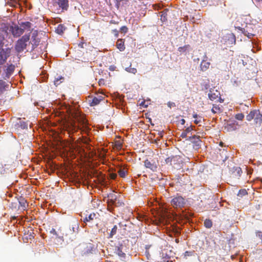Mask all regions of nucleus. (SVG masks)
<instances>
[{
  "label": "nucleus",
  "instance_id": "3c124183",
  "mask_svg": "<svg viewBox=\"0 0 262 262\" xmlns=\"http://www.w3.org/2000/svg\"><path fill=\"white\" fill-rule=\"evenodd\" d=\"M103 82H104V80L103 79H100L99 80V85H101V83H102Z\"/></svg>",
  "mask_w": 262,
  "mask_h": 262
},
{
  "label": "nucleus",
  "instance_id": "c756f323",
  "mask_svg": "<svg viewBox=\"0 0 262 262\" xmlns=\"http://www.w3.org/2000/svg\"><path fill=\"white\" fill-rule=\"evenodd\" d=\"M190 48V46L189 45H186L184 46L183 47H180L178 48V51L181 53L185 52L189 48Z\"/></svg>",
  "mask_w": 262,
  "mask_h": 262
},
{
  "label": "nucleus",
  "instance_id": "f8f14e48",
  "mask_svg": "<svg viewBox=\"0 0 262 262\" xmlns=\"http://www.w3.org/2000/svg\"><path fill=\"white\" fill-rule=\"evenodd\" d=\"M144 166L146 168H149L153 171H157V165L154 163H151L148 160H146L144 161Z\"/></svg>",
  "mask_w": 262,
  "mask_h": 262
},
{
  "label": "nucleus",
  "instance_id": "72a5a7b5",
  "mask_svg": "<svg viewBox=\"0 0 262 262\" xmlns=\"http://www.w3.org/2000/svg\"><path fill=\"white\" fill-rule=\"evenodd\" d=\"M117 226L115 225L112 229V230L110 233V237H112L113 235H115L117 233Z\"/></svg>",
  "mask_w": 262,
  "mask_h": 262
},
{
  "label": "nucleus",
  "instance_id": "a878e982",
  "mask_svg": "<svg viewBox=\"0 0 262 262\" xmlns=\"http://www.w3.org/2000/svg\"><path fill=\"white\" fill-rule=\"evenodd\" d=\"M193 117L195 119V120H194V122L196 124H198L199 123H200L202 119V117L201 116H198L196 114H193Z\"/></svg>",
  "mask_w": 262,
  "mask_h": 262
},
{
  "label": "nucleus",
  "instance_id": "473e14b6",
  "mask_svg": "<svg viewBox=\"0 0 262 262\" xmlns=\"http://www.w3.org/2000/svg\"><path fill=\"white\" fill-rule=\"evenodd\" d=\"M15 69L14 66L13 64L9 65L7 68V73L11 74L14 71Z\"/></svg>",
  "mask_w": 262,
  "mask_h": 262
},
{
  "label": "nucleus",
  "instance_id": "09e8293b",
  "mask_svg": "<svg viewBox=\"0 0 262 262\" xmlns=\"http://www.w3.org/2000/svg\"><path fill=\"white\" fill-rule=\"evenodd\" d=\"M112 31L113 32V33L115 34V35H116V36H118V31L117 30V29H114V30H113Z\"/></svg>",
  "mask_w": 262,
  "mask_h": 262
},
{
  "label": "nucleus",
  "instance_id": "412c9836",
  "mask_svg": "<svg viewBox=\"0 0 262 262\" xmlns=\"http://www.w3.org/2000/svg\"><path fill=\"white\" fill-rule=\"evenodd\" d=\"M192 129H193V128H192V126L188 127L187 128H186V129L185 130H184L181 133V137H182L183 138H186L187 134H188L189 133L191 132V130H192Z\"/></svg>",
  "mask_w": 262,
  "mask_h": 262
},
{
  "label": "nucleus",
  "instance_id": "de8ad7c7",
  "mask_svg": "<svg viewBox=\"0 0 262 262\" xmlns=\"http://www.w3.org/2000/svg\"><path fill=\"white\" fill-rule=\"evenodd\" d=\"M50 233H51V234H53L55 235H57V232H56V230H55V229H54V228H52V229L51 230V231H50Z\"/></svg>",
  "mask_w": 262,
  "mask_h": 262
},
{
  "label": "nucleus",
  "instance_id": "c85d7f7f",
  "mask_svg": "<svg viewBox=\"0 0 262 262\" xmlns=\"http://www.w3.org/2000/svg\"><path fill=\"white\" fill-rule=\"evenodd\" d=\"M17 125L19 127H20L23 129L28 128V124L26 122L19 121Z\"/></svg>",
  "mask_w": 262,
  "mask_h": 262
},
{
  "label": "nucleus",
  "instance_id": "e433bc0d",
  "mask_svg": "<svg viewBox=\"0 0 262 262\" xmlns=\"http://www.w3.org/2000/svg\"><path fill=\"white\" fill-rule=\"evenodd\" d=\"M5 82L3 80H0V93L5 90Z\"/></svg>",
  "mask_w": 262,
  "mask_h": 262
},
{
  "label": "nucleus",
  "instance_id": "39448f33",
  "mask_svg": "<svg viewBox=\"0 0 262 262\" xmlns=\"http://www.w3.org/2000/svg\"><path fill=\"white\" fill-rule=\"evenodd\" d=\"M11 49L8 48L5 49H3L0 51V64H4L8 57L10 55Z\"/></svg>",
  "mask_w": 262,
  "mask_h": 262
},
{
  "label": "nucleus",
  "instance_id": "7c9ffc66",
  "mask_svg": "<svg viewBox=\"0 0 262 262\" xmlns=\"http://www.w3.org/2000/svg\"><path fill=\"white\" fill-rule=\"evenodd\" d=\"M92 248L91 246H86V248L82 251V253L84 255L88 254L91 253Z\"/></svg>",
  "mask_w": 262,
  "mask_h": 262
},
{
  "label": "nucleus",
  "instance_id": "dca6fc26",
  "mask_svg": "<svg viewBox=\"0 0 262 262\" xmlns=\"http://www.w3.org/2000/svg\"><path fill=\"white\" fill-rule=\"evenodd\" d=\"M189 141H191L192 143L195 144L196 146H200V143L201 142V140L199 138V137L196 136L195 135L189 137L188 139Z\"/></svg>",
  "mask_w": 262,
  "mask_h": 262
},
{
  "label": "nucleus",
  "instance_id": "5701e85b",
  "mask_svg": "<svg viewBox=\"0 0 262 262\" xmlns=\"http://www.w3.org/2000/svg\"><path fill=\"white\" fill-rule=\"evenodd\" d=\"M256 110H252L246 116V120L248 121H250L253 120Z\"/></svg>",
  "mask_w": 262,
  "mask_h": 262
},
{
  "label": "nucleus",
  "instance_id": "f3484780",
  "mask_svg": "<svg viewBox=\"0 0 262 262\" xmlns=\"http://www.w3.org/2000/svg\"><path fill=\"white\" fill-rule=\"evenodd\" d=\"M96 218V214L95 213H92L83 218V222L86 223V222H91Z\"/></svg>",
  "mask_w": 262,
  "mask_h": 262
},
{
  "label": "nucleus",
  "instance_id": "423d86ee",
  "mask_svg": "<svg viewBox=\"0 0 262 262\" xmlns=\"http://www.w3.org/2000/svg\"><path fill=\"white\" fill-rule=\"evenodd\" d=\"M10 31L11 32L14 37H20L23 34L22 28L18 25L11 26Z\"/></svg>",
  "mask_w": 262,
  "mask_h": 262
},
{
  "label": "nucleus",
  "instance_id": "f03ea898",
  "mask_svg": "<svg viewBox=\"0 0 262 262\" xmlns=\"http://www.w3.org/2000/svg\"><path fill=\"white\" fill-rule=\"evenodd\" d=\"M53 6L57 13L61 10V11L67 10L69 7L68 0H53Z\"/></svg>",
  "mask_w": 262,
  "mask_h": 262
},
{
  "label": "nucleus",
  "instance_id": "c03bdc74",
  "mask_svg": "<svg viewBox=\"0 0 262 262\" xmlns=\"http://www.w3.org/2000/svg\"><path fill=\"white\" fill-rule=\"evenodd\" d=\"M86 43L84 42H80L78 44V47L80 49H83L84 48V45H85Z\"/></svg>",
  "mask_w": 262,
  "mask_h": 262
},
{
  "label": "nucleus",
  "instance_id": "ea45409f",
  "mask_svg": "<svg viewBox=\"0 0 262 262\" xmlns=\"http://www.w3.org/2000/svg\"><path fill=\"white\" fill-rule=\"evenodd\" d=\"M115 147L117 149H121L122 147V144L119 141L115 142Z\"/></svg>",
  "mask_w": 262,
  "mask_h": 262
},
{
  "label": "nucleus",
  "instance_id": "8fccbe9b",
  "mask_svg": "<svg viewBox=\"0 0 262 262\" xmlns=\"http://www.w3.org/2000/svg\"><path fill=\"white\" fill-rule=\"evenodd\" d=\"M191 252H189V251H186L185 252V256H189V255H191Z\"/></svg>",
  "mask_w": 262,
  "mask_h": 262
},
{
  "label": "nucleus",
  "instance_id": "4d7b16f0",
  "mask_svg": "<svg viewBox=\"0 0 262 262\" xmlns=\"http://www.w3.org/2000/svg\"><path fill=\"white\" fill-rule=\"evenodd\" d=\"M202 2H205L206 0H201Z\"/></svg>",
  "mask_w": 262,
  "mask_h": 262
},
{
  "label": "nucleus",
  "instance_id": "58836bf2",
  "mask_svg": "<svg viewBox=\"0 0 262 262\" xmlns=\"http://www.w3.org/2000/svg\"><path fill=\"white\" fill-rule=\"evenodd\" d=\"M235 118L237 120H242L243 119V118H244V115L242 113H239L235 115Z\"/></svg>",
  "mask_w": 262,
  "mask_h": 262
},
{
  "label": "nucleus",
  "instance_id": "1a4fd4ad",
  "mask_svg": "<svg viewBox=\"0 0 262 262\" xmlns=\"http://www.w3.org/2000/svg\"><path fill=\"white\" fill-rule=\"evenodd\" d=\"M256 124L260 125L262 123V114L258 110H256L254 117L253 119Z\"/></svg>",
  "mask_w": 262,
  "mask_h": 262
},
{
  "label": "nucleus",
  "instance_id": "79ce46f5",
  "mask_svg": "<svg viewBox=\"0 0 262 262\" xmlns=\"http://www.w3.org/2000/svg\"><path fill=\"white\" fill-rule=\"evenodd\" d=\"M120 30L121 32L123 33H126L128 31V28L126 26H124L120 28Z\"/></svg>",
  "mask_w": 262,
  "mask_h": 262
},
{
  "label": "nucleus",
  "instance_id": "9d476101",
  "mask_svg": "<svg viewBox=\"0 0 262 262\" xmlns=\"http://www.w3.org/2000/svg\"><path fill=\"white\" fill-rule=\"evenodd\" d=\"M123 248L124 246L121 245L116 247L115 249V253L121 258H125V253L123 251Z\"/></svg>",
  "mask_w": 262,
  "mask_h": 262
},
{
  "label": "nucleus",
  "instance_id": "c9c22d12",
  "mask_svg": "<svg viewBox=\"0 0 262 262\" xmlns=\"http://www.w3.org/2000/svg\"><path fill=\"white\" fill-rule=\"evenodd\" d=\"M247 194V192L246 189H241L239 190L237 195L240 197H242Z\"/></svg>",
  "mask_w": 262,
  "mask_h": 262
},
{
  "label": "nucleus",
  "instance_id": "603ef678",
  "mask_svg": "<svg viewBox=\"0 0 262 262\" xmlns=\"http://www.w3.org/2000/svg\"><path fill=\"white\" fill-rule=\"evenodd\" d=\"M159 135L161 137H162L163 136V132H161L159 133Z\"/></svg>",
  "mask_w": 262,
  "mask_h": 262
},
{
  "label": "nucleus",
  "instance_id": "bb28decb",
  "mask_svg": "<svg viewBox=\"0 0 262 262\" xmlns=\"http://www.w3.org/2000/svg\"><path fill=\"white\" fill-rule=\"evenodd\" d=\"M118 173L120 177L124 178L127 173V170L125 168H120Z\"/></svg>",
  "mask_w": 262,
  "mask_h": 262
},
{
  "label": "nucleus",
  "instance_id": "6e6d98bb",
  "mask_svg": "<svg viewBox=\"0 0 262 262\" xmlns=\"http://www.w3.org/2000/svg\"><path fill=\"white\" fill-rule=\"evenodd\" d=\"M256 2L262 3V0H255Z\"/></svg>",
  "mask_w": 262,
  "mask_h": 262
},
{
  "label": "nucleus",
  "instance_id": "f257e3e1",
  "mask_svg": "<svg viewBox=\"0 0 262 262\" xmlns=\"http://www.w3.org/2000/svg\"><path fill=\"white\" fill-rule=\"evenodd\" d=\"M30 34H25L15 42L14 48L17 53L23 52L26 49L27 46L30 43Z\"/></svg>",
  "mask_w": 262,
  "mask_h": 262
},
{
  "label": "nucleus",
  "instance_id": "a211bd4d",
  "mask_svg": "<svg viewBox=\"0 0 262 262\" xmlns=\"http://www.w3.org/2000/svg\"><path fill=\"white\" fill-rule=\"evenodd\" d=\"M77 121L78 122V127L79 128H81V127H85L86 126V121L85 119L83 118H77Z\"/></svg>",
  "mask_w": 262,
  "mask_h": 262
},
{
  "label": "nucleus",
  "instance_id": "5fc2aeb1",
  "mask_svg": "<svg viewBox=\"0 0 262 262\" xmlns=\"http://www.w3.org/2000/svg\"><path fill=\"white\" fill-rule=\"evenodd\" d=\"M232 38H233V39L234 40V42H235V36L233 34H232Z\"/></svg>",
  "mask_w": 262,
  "mask_h": 262
},
{
  "label": "nucleus",
  "instance_id": "864d4df0",
  "mask_svg": "<svg viewBox=\"0 0 262 262\" xmlns=\"http://www.w3.org/2000/svg\"><path fill=\"white\" fill-rule=\"evenodd\" d=\"M181 123H182V124H184V123H185V120H184V119H182L181 120Z\"/></svg>",
  "mask_w": 262,
  "mask_h": 262
},
{
  "label": "nucleus",
  "instance_id": "2eb2a0df",
  "mask_svg": "<svg viewBox=\"0 0 262 262\" xmlns=\"http://www.w3.org/2000/svg\"><path fill=\"white\" fill-rule=\"evenodd\" d=\"M107 197H108L107 201L110 205H113L115 203V202L117 198V195L113 193H111L108 194L107 195Z\"/></svg>",
  "mask_w": 262,
  "mask_h": 262
},
{
  "label": "nucleus",
  "instance_id": "4be33fe9",
  "mask_svg": "<svg viewBox=\"0 0 262 262\" xmlns=\"http://www.w3.org/2000/svg\"><path fill=\"white\" fill-rule=\"evenodd\" d=\"M211 112L214 114H216L221 113L222 112V111L221 108L219 106V105L213 104V107L211 109Z\"/></svg>",
  "mask_w": 262,
  "mask_h": 262
},
{
  "label": "nucleus",
  "instance_id": "393cba45",
  "mask_svg": "<svg viewBox=\"0 0 262 262\" xmlns=\"http://www.w3.org/2000/svg\"><path fill=\"white\" fill-rule=\"evenodd\" d=\"M167 10H164L162 12H161V20L162 22H165L167 20Z\"/></svg>",
  "mask_w": 262,
  "mask_h": 262
},
{
  "label": "nucleus",
  "instance_id": "4c0bfd02",
  "mask_svg": "<svg viewBox=\"0 0 262 262\" xmlns=\"http://www.w3.org/2000/svg\"><path fill=\"white\" fill-rule=\"evenodd\" d=\"M64 27L62 25H59L56 29V31L58 34H61L63 32Z\"/></svg>",
  "mask_w": 262,
  "mask_h": 262
},
{
  "label": "nucleus",
  "instance_id": "37998d69",
  "mask_svg": "<svg viewBox=\"0 0 262 262\" xmlns=\"http://www.w3.org/2000/svg\"><path fill=\"white\" fill-rule=\"evenodd\" d=\"M117 175L115 173H111L110 174V178L113 180H115L117 178Z\"/></svg>",
  "mask_w": 262,
  "mask_h": 262
},
{
  "label": "nucleus",
  "instance_id": "6e6552de",
  "mask_svg": "<svg viewBox=\"0 0 262 262\" xmlns=\"http://www.w3.org/2000/svg\"><path fill=\"white\" fill-rule=\"evenodd\" d=\"M208 97L209 99L212 101L216 100L219 98L221 99L220 102H223V100H221L220 97V93L217 90H215L214 89L210 90L208 94Z\"/></svg>",
  "mask_w": 262,
  "mask_h": 262
},
{
  "label": "nucleus",
  "instance_id": "2f4dec72",
  "mask_svg": "<svg viewBox=\"0 0 262 262\" xmlns=\"http://www.w3.org/2000/svg\"><path fill=\"white\" fill-rule=\"evenodd\" d=\"M125 70L129 73H131L134 74H136L137 72V70L136 68L131 67V65H130L129 67L126 68Z\"/></svg>",
  "mask_w": 262,
  "mask_h": 262
},
{
  "label": "nucleus",
  "instance_id": "a19ab883",
  "mask_svg": "<svg viewBox=\"0 0 262 262\" xmlns=\"http://www.w3.org/2000/svg\"><path fill=\"white\" fill-rule=\"evenodd\" d=\"M62 79H63V77L61 76L59 77V78H56L55 80H54L55 85H56V86L59 85L61 83V81H60V80H61Z\"/></svg>",
  "mask_w": 262,
  "mask_h": 262
},
{
  "label": "nucleus",
  "instance_id": "b1692460",
  "mask_svg": "<svg viewBox=\"0 0 262 262\" xmlns=\"http://www.w3.org/2000/svg\"><path fill=\"white\" fill-rule=\"evenodd\" d=\"M204 225L206 228L208 229L211 228L212 226V222L210 219H206L204 221Z\"/></svg>",
  "mask_w": 262,
  "mask_h": 262
},
{
  "label": "nucleus",
  "instance_id": "7ed1b4c3",
  "mask_svg": "<svg viewBox=\"0 0 262 262\" xmlns=\"http://www.w3.org/2000/svg\"><path fill=\"white\" fill-rule=\"evenodd\" d=\"M165 162L167 164L172 166L174 168L180 169L182 160L178 156H172L167 158L165 159Z\"/></svg>",
  "mask_w": 262,
  "mask_h": 262
},
{
  "label": "nucleus",
  "instance_id": "cd10ccee",
  "mask_svg": "<svg viewBox=\"0 0 262 262\" xmlns=\"http://www.w3.org/2000/svg\"><path fill=\"white\" fill-rule=\"evenodd\" d=\"M35 34L33 33L32 36V38L33 39L32 40V48L33 49H35L38 45V42H39V41L38 40H37L35 39Z\"/></svg>",
  "mask_w": 262,
  "mask_h": 262
},
{
  "label": "nucleus",
  "instance_id": "ddd939ff",
  "mask_svg": "<svg viewBox=\"0 0 262 262\" xmlns=\"http://www.w3.org/2000/svg\"><path fill=\"white\" fill-rule=\"evenodd\" d=\"M116 47L120 51H123L125 49L124 40L123 39H119L116 42Z\"/></svg>",
  "mask_w": 262,
  "mask_h": 262
},
{
  "label": "nucleus",
  "instance_id": "20e7f679",
  "mask_svg": "<svg viewBox=\"0 0 262 262\" xmlns=\"http://www.w3.org/2000/svg\"><path fill=\"white\" fill-rule=\"evenodd\" d=\"M171 205L175 208H181L185 206L186 201L181 196H177L171 201Z\"/></svg>",
  "mask_w": 262,
  "mask_h": 262
},
{
  "label": "nucleus",
  "instance_id": "f704fd0d",
  "mask_svg": "<svg viewBox=\"0 0 262 262\" xmlns=\"http://www.w3.org/2000/svg\"><path fill=\"white\" fill-rule=\"evenodd\" d=\"M234 173H235V176H236L237 177H239L242 173V169L240 167H236L235 169Z\"/></svg>",
  "mask_w": 262,
  "mask_h": 262
},
{
  "label": "nucleus",
  "instance_id": "a18cd8bd",
  "mask_svg": "<svg viewBox=\"0 0 262 262\" xmlns=\"http://www.w3.org/2000/svg\"><path fill=\"white\" fill-rule=\"evenodd\" d=\"M167 105L170 108H171V107H174L176 106L175 103L172 102H168L167 103Z\"/></svg>",
  "mask_w": 262,
  "mask_h": 262
},
{
  "label": "nucleus",
  "instance_id": "9b49d317",
  "mask_svg": "<svg viewBox=\"0 0 262 262\" xmlns=\"http://www.w3.org/2000/svg\"><path fill=\"white\" fill-rule=\"evenodd\" d=\"M20 27L23 29V33L26 31H30L32 26V24L29 21L22 22L19 24Z\"/></svg>",
  "mask_w": 262,
  "mask_h": 262
},
{
  "label": "nucleus",
  "instance_id": "aec40b11",
  "mask_svg": "<svg viewBox=\"0 0 262 262\" xmlns=\"http://www.w3.org/2000/svg\"><path fill=\"white\" fill-rule=\"evenodd\" d=\"M19 207H21L23 210H25L27 208V201L23 198H20L19 200Z\"/></svg>",
  "mask_w": 262,
  "mask_h": 262
},
{
  "label": "nucleus",
  "instance_id": "6ab92c4d",
  "mask_svg": "<svg viewBox=\"0 0 262 262\" xmlns=\"http://www.w3.org/2000/svg\"><path fill=\"white\" fill-rule=\"evenodd\" d=\"M243 34H244L245 36H247L249 38H251L254 34L253 33H250L246 30L245 28H241L239 27H237Z\"/></svg>",
  "mask_w": 262,
  "mask_h": 262
},
{
  "label": "nucleus",
  "instance_id": "4468645a",
  "mask_svg": "<svg viewBox=\"0 0 262 262\" xmlns=\"http://www.w3.org/2000/svg\"><path fill=\"white\" fill-rule=\"evenodd\" d=\"M103 98L101 96L93 98L90 102V105L93 106L98 104L103 100Z\"/></svg>",
  "mask_w": 262,
  "mask_h": 262
},
{
  "label": "nucleus",
  "instance_id": "0eeeda50",
  "mask_svg": "<svg viewBox=\"0 0 262 262\" xmlns=\"http://www.w3.org/2000/svg\"><path fill=\"white\" fill-rule=\"evenodd\" d=\"M208 57L206 54H205L203 56V59L200 64V69L202 71H207L210 65V62L207 61Z\"/></svg>",
  "mask_w": 262,
  "mask_h": 262
},
{
  "label": "nucleus",
  "instance_id": "49530a36",
  "mask_svg": "<svg viewBox=\"0 0 262 262\" xmlns=\"http://www.w3.org/2000/svg\"><path fill=\"white\" fill-rule=\"evenodd\" d=\"M17 5H19L18 2L15 0H13L12 1V6L14 7H16Z\"/></svg>",
  "mask_w": 262,
  "mask_h": 262
}]
</instances>
